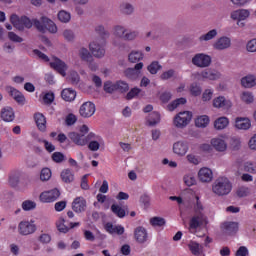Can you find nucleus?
Masks as SVG:
<instances>
[{
	"label": "nucleus",
	"mask_w": 256,
	"mask_h": 256,
	"mask_svg": "<svg viewBox=\"0 0 256 256\" xmlns=\"http://www.w3.org/2000/svg\"><path fill=\"white\" fill-rule=\"evenodd\" d=\"M200 77L208 81H217V79H221V73L214 69H205L200 73Z\"/></svg>",
	"instance_id": "obj_23"
},
{
	"label": "nucleus",
	"mask_w": 256,
	"mask_h": 256,
	"mask_svg": "<svg viewBox=\"0 0 256 256\" xmlns=\"http://www.w3.org/2000/svg\"><path fill=\"white\" fill-rule=\"evenodd\" d=\"M56 226L58 231H60V233H68L69 232V227H67L65 225V219L60 218L57 222H56Z\"/></svg>",
	"instance_id": "obj_58"
},
{
	"label": "nucleus",
	"mask_w": 256,
	"mask_h": 256,
	"mask_svg": "<svg viewBox=\"0 0 256 256\" xmlns=\"http://www.w3.org/2000/svg\"><path fill=\"white\" fill-rule=\"evenodd\" d=\"M67 81H69L71 85H79L81 77L79 76V73H77V71L72 70L68 73Z\"/></svg>",
	"instance_id": "obj_44"
},
{
	"label": "nucleus",
	"mask_w": 256,
	"mask_h": 256,
	"mask_svg": "<svg viewBox=\"0 0 256 256\" xmlns=\"http://www.w3.org/2000/svg\"><path fill=\"white\" fill-rule=\"evenodd\" d=\"M50 66L52 67V69H55V71H57L60 75H62V77H65L67 75V64H65V62H63L61 59L55 58L54 61L50 63Z\"/></svg>",
	"instance_id": "obj_19"
},
{
	"label": "nucleus",
	"mask_w": 256,
	"mask_h": 256,
	"mask_svg": "<svg viewBox=\"0 0 256 256\" xmlns=\"http://www.w3.org/2000/svg\"><path fill=\"white\" fill-rule=\"evenodd\" d=\"M188 249L190 250L192 255H195V256L203 255V245L199 244V242L190 241L188 243Z\"/></svg>",
	"instance_id": "obj_27"
},
{
	"label": "nucleus",
	"mask_w": 256,
	"mask_h": 256,
	"mask_svg": "<svg viewBox=\"0 0 256 256\" xmlns=\"http://www.w3.org/2000/svg\"><path fill=\"white\" fill-rule=\"evenodd\" d=\"M96 33L100 35L101 39H98V41H102V44L105 43V39H109V31L105 29V26L98 25L95 27Z\"/></svg>",
	"instance_id": "obj_40"
},
{
	"label": "nucleus",
	"mask_w": 256,
	"mask_h": 256,
	"mask_svg": "<svg viewBox=\"0 0 256 256\" xmlns=\"http://www.w3.org/2000/svg\"><path fill=\"white\" fill-rule=\"evenodd\" d=\"M189 91L193 97H199V95L203 93V89L201 88V85H199V83L197 82H194L190 85Z\"/></svg>",
	"instance_id": "obj_45"
},
{
	"label": "nucleus",
	"mask_w": 256,
	"mask_h": 256,
	"mask_svg": "<svg viewBox=\"0 0 256 256\" xmlns=\"http://www.w3.org/2000/svg\"><path fill=\"white\" fill-rule=\"evenodd\" d=\"M211 145L215 151L218 153H225L227 151V140H225V136H217L211 139Z\"/></svg>",
	"instance_id": "obj_11"
},
{
	"label": "nucleus",
	"mask_w": 256,
	"mask_h": 256,
	"mask_svg": "<svg viewBox=\"0 0 256 256\" xmlns=\"http://www.w3.org/2000/svg\"><path fill=\"white\" fill-rule=\"evenodd\" d=\"M193 211H194V214H198V215L200 213H204L203 211H205V206H203V202H201V199L199 198V196H195Z\"/></svg>",
	"instance_id": "obj_43"
},
{
	"label": "nucleus",
	"mask_w": 256,
	"mask_h": 256,
	"mask_svg": "<svg viewBox=\"0 0 256 256\" xmlns=\"http://www.w3.org/2000/svg\"><path fill=\"white\" fill-rule=\"evenodd\" d=\"M238 197H247L251 193V189L247 186H241L236 191Z\"/></svg>",
	"instance_id": "obj_60"
},
{
	"label": "nucleus",
	"mask_w": 256,
	"mask_h": 256,
	"mask_svg": "<svg viewBox=\"0 0 256 256\" xmlns=\"http://www.w3.org/2000/svg\"><path fill=\"white\" fill-rule=\"evenodd\" d=\"M192 118L193 114L190 111L180 112L174 117L173 125H175L177 129H185V126L191 123Z\"/></svg>",
	"instance_id": "obj_4"
},
{
	"label": "nucleus",
	"mask_w": 256,
	"mask_h": 256,
	"mask_svg": "<svg viewBox=\"0 0 256 256\" xmlns=\"http://www.w3.org/2000/svg\"><path fill=\"white\" fill-rule=\"evenodd\" d=\"M185 103H187V99L178 98V99L174 100L173 102H171L170 104H168L167 109H168V111H175V109H177L179 107V105H185Z\"/></svg>",
	"instance_id": "obj_47"
},
{
	"label": "nucleus",
	"mask_w": 256,
	"mask_h": 256,
	"mask_svg": "<svg viewBox=\"0 0 256 256\" xmlns=\"http://www.w3.org/2000/svg\"><path fill=\"white\" fill-rule=\"evenodd\" d=\"M217 35H218L217 29H212V30L208 31L207 33L199 36L198 41H200V43H206L207 41H213V39H215V37H217Z\"/></svg>",
	"instance_id": "obj_34"
},
{
	"label": "nucleus",
	"mask_w": 256,
	"mask_h": 256,
	"mask_svg": "<svg viewBox=\"0 0 256 256\" xmlns=\"http://www.w3.org/2000/svg\"><path fill=\"white\" fill-rule=\"evenodd\" d=\"M41 181H49L51 179V169L43 168L40 173Z\"/></svg>",
	"instance_id": "obj_61"
},
{
	"label": "nucleus",
	"mask_w": 256,
	"mask_h": 256,
	"mask_svg": "<svg viewBox=\"0 0 256 256\" xmlns=\"http://www.w3.org/2000/svg\"><path fill=\"white\" fill-rule=\"evenodd\" d=\"M232 189L233 185L231 184V181L225 177L216 179L212 184V192L218 197H225V195H229Z\"/></svg>",
	"instance_id": "obj_1"
},
{
	"label": "nucleus",
	"mask_w": 256,
	"mask_h": 256,
	"mask_svg": "<svg viewBox=\"0 0 256 256\" xmlns=\"http://www.w3.org/2000/svg\"><path fill=\"white\" fill-rule=\"evenodd\" d=\"M183 181L187 187H193V185H196L197 180L195 179V176L193 174H186L183 177Z\"/></svg>",
	"instance_id": "obj_54"
},
{
	"label": "nucleus",
	"mask_w": 256,
	"mask_h": 256,
	"mask_svg": "<svg viewBox=\"0 0 256 256\" xmlns=\"http://www.w3.org/2000/svg\"><path fill=\"white\" fill-rule=\"evenodd\" d=\"M127 33V28L123 25H116L113 28L114 37H118V39H125V35Z\"/></svg>",
	"instance_id": "obj_39"
},
{
	"label": "nucleus",
	"mask_w": 256,
	"mask_h": 256,
	"mask_svg": "<svg viewBox=\"0 0 256 256\" xmlns=\"http://www.w3.org/2000/svg\"><path fill=\"white\" fill-rule=\"evenodd\" d=\"M141 69H143V62L137 63L134 68L126 69L124 75L127 79H138L141 75Z\"/></svg>",
	"instance_id": "obj_18"
},
{
	"label": "nucleus",
	"mask_w": 256,
	"mask_h": 256,
	"mask_svg": "<svg viewBox=\"0 0 256 256\" xmlns=\"http://www.w3.org/2000/svg\"><path fill=\"white\" fill-rule=\"evenodd\" d=\"M120 11L123 15H133L135 13V5L129 2H123L120 5Z\"/></svg>",
	"instance_id": "obj_36"
},
{
	"label": "nucleus",
	"mask_w": 256,
	"mask_h": 256,
	"mask_svg": "<svg viewBox=\"0 0 256 256\" xmlns=\"http://www.w3.org/2000/svg\"><path fill=\"white\" fill-rule=\"evenodd\" d=\"M235 127L240 131H249L251 129V119L248 117H237L235 119Z\"/></svg>",
	"instance_id": "obj_22"
},
{
	"label": "nucleus",
	"mask_w": 256,
	"mask_h": 256,
	"mask_svg": "<svg viewBox=\"0 0 256 256\" xmlns=\"http://www.w3.org/2000/svg\"><path fill=\"white\" fill-rule=\"evenodd\" d=\"M37 207V203L32 200H26L22 202L23 211H33Z\"/></svg>",
	"instance_id": "obj_55"
},
{
	"label": "nucleus",
	"mask_w": 256,
	"mask_h": 256,
	"mask_svg": "<svg viewBox=\"0 0 256 256\" xmlns=\"http://www.w3.org/2000/svg\"><path fill=\"white\" fill-rule=\"evenodd\" d=\"M9 93L11 97H13V99L17 103H19V105H25V96L23 95V93H21L19 90L15 88H10Z\"/></svg>",
	"instance_id": "obj_31"
},
{
	"label": "nucleus",
	"mask_w": 256,
	"mask_h": 256,
	"mask_svg": "<svg viewBox=\"0 0 256 256\" xmlns=\"http://www.w3.org/2000/svg\"><path fill=\"white\" fill-rule=\"evenodd\" d=\"M87 139H88V149H90V151H99V148L101 147V145H105V141L103 140V137L90 132L87 135Z\"/></svg>",
	"instance_id": "obj_7"
},
{
	"label": "nucleus",
	"mask_w": 256,
	"mask_h": 256,
	"mask_svg": "<svg viewBox=\"0 0 256 256\" xmlns=\"http://www.w3.org/2000/svg\"><path fill=\"white\" fill-rule=\"evenodd\" d=\"M251 15V12L247 9H238V10H233L230 13V19L232 21H245L246 19H249V16Z\"/></svg>",
	"instance_id": "obj_17"
},
{
	"label": "nucleus",
	"mask_w": 256,
	"mask_h": 256,
	"mask_svg": "<svg viewBox=\"0 0 256 256\" xmlns=\"http://www.w3.org/2000/svg\"><path fill=\"white\" fill-rule=\"evenodd\" d=\"M213 107L216 109H231V107H233V103L224 96H218L213 100Z\"/></svg>",
	"instance_id": "obj_16"
},
{
	"label": "nucleus",
	"mask_w": 256,
	"mask_h": 256,
	"mask_svg": "<svg viewBox=\"0 0 256 256\" xmlns=\"http://www.w3.org/2000/svg\"><path fill=\"white\" fill-rule=\"evenodd\" d=\"M240 100L242 103H245V105H251L255 103V95L251 91H243L240 94Z\"/></svg>",
	"instance_id": "obj_30"
},
{
	"label": "nucleus",
	"mask_w": 256,
	"mask_h": 256,
	"mask_svg": "<svg viewBox=\"0 0 256 256\" xmlns=\"http://www.w3.org/2000/svg\"><path fill=\"white\" fill-rule=\"evenodd\" d=\"M58 20L61 23H69L71 21V13L61 10L58 12Z\"/></svg>",
	"instance_id": "obj_48"
},
{
	"label": "nucleus",
	"mask_w": 256,
	"mask_h": 256,
	"mask_svg": "<svg viewBox=\"0 0 256 256\" xmlns=\"http://www.w3.org/2000/svg\"><path fill=\"white\" fill-rule=\"evenodd\" d=\"M95 104L91 101L84 102L79 108V115L83 117V119H89V117H93L95 115Z\"/></svg>",
	"instance_id": "obj_8"
},
{
	"label": "nucleus",
	"mask_w": 256,
	"mask_h": 256,
	"mask_svg": "<svg viewBox=\"0 0 256 256\" xmlns=\"http://www.w3.org/2000/svg\"><path fill=\"white\" fill-rule=\"evenodd\" d=\"M246 50L249 53H256V38L250 40L246 44Z\"/></svg>",
	"instance_id": "obj_64"
},
{
	"label": "nucleus",
	"mask_w": 256,
	"mask_h": 256,
	"mask_svg": "<svg viewBox=\"0 0 256 256\" xmlns=\"http://www.w3.org/2000/svg\"><path fill=\"white\" fill-rule=\"evenodd\" d=\"M61 97L64 101L71 103V101H75L77 92L71 88H65L61 92Z\"/></svg>",
	"instance_id": "obj_28"
},
{
	"label": "nucleus",
	"mask_w": 256,
	"mask_h": 256,
	"mask_svg": "<svg viewBox=\"0 0 256 256\" xmlns=\"http://www.w3.org/2000/svg\"><path fill=\"white\" fill-rule=\"evenodd\" d=\"M42 22L44 23L45 28L49 33H57V25L54 24V22L47 18V17H42Z\"/></svg>",
	"instance_id": "obj_41"
},
{
	"label": "nucleus",
	"mask_w": 256,
	"mask_h": 256,
	"mask_svg": "<svg viewBox=\"0 0 256 256\" xmlns=\"http://www.w3.org/2000/svg\"><path fill=\"white\" fill-rule=\"evenodd\" d=\"M0 115L2 121H5L6 123H11L15 120V111L9 106L2 108Z\"/></svg>",
	"instance_id": "obj_26"
},
{
	"label": "nucleus",
	"mask_w": 256,
	"mask_h": 256,
	"mask_svg": "<svg viewBox=\"0 0 256 256\" xmlns=\"http://www.w3.org/2000/svg\"><path fill=\"white\" fill-rule=\"evenodd\" d=\"M161 69H163V66H161V64H159V61H153L147 67V70L149 71V73L151 75H157V73H159V71H161Z\"/></svg>",
	"instance_id": "obj_46"
},
{
	"label": "nucleus",
	"mask_w": 256,
	"mask_h": 256,
	"mask_svg": "<svg viewBox=\"0 0 256 256\" xmlns=\"http://www.w3.org/2000/svg\"><path fill=\"white\" fill-rule=\"evenodd\" d=\"M207 225H209V218L205 213L194 214L189 221V232L195 235L198 229H205Z\"/></svg>",
	"instance_id": "obj_2"
},
{
	"label": "nucleus",
	"mask_w": 256,
	"mask_h": 256,
	"mask_svg": "<svg viewBox=\"0 0 256 256\" xmlns=\"http://www.w3.org/2000/svg\"><path fill=\"white\" fill-rule=\"evenodd\" d=\"M72 209L75 213H85L87 210V200L79 196L72 202Z\"/></svg>",
	"instance_id": "obj_15"
},
{
	"label": "nucleus",
	"mask_w": 256,
	"mask_h": 256,
	"mask_svg": "<svg viewBox=\"0 0 256 256\" xmlns=\"http://www.w3.org/2000/svg\"><path fill=\"white\" fill-rule=\"evenodd\" d=\"M196 127H207L209 125V116H199L195 121Z\"/></svg>",
	"instance_id": "obj_50"
},
{
	"label": "nucleus",
	"mask_w": 256,
	"mask_h": 256,
	"mask_svg": "<svg viewBox=\"0 0 256 256\" xmlns=\"http://www.w3.org/2000/svg\"><path fill=\"white\" fill-rule=\"evenodd\" d=\"M147 229L143 226H138L134 229V238L137 243H147L148 239Z\"/></svg>",
	"instance_id": "obj_20"
},
{
	"label": "nucleus",
	"mask_w": 256,
	"mask_h": 256,
	"mask_svg": "<svg viewBox=\"0 0 256 256\" xmlns=\"http://www.w3.org/2000/svg\"><path fill=\"white\" fill-rule=\"evenodd\" d=\"M143 59V52L132 50L128 55V61L130 63H139Z\"/></svg>",
	"instance_id": "obj_38"
},
{
	"label": "nucleus",
	"mask_w": 256,
	"mask_h": 256,
	"mask_svg": "<svg viewBox=\"0 0 256 256\" xmlns=\"http://www.w3.org/2000/svg\"><path fill=\"white\" fill-rule=\"evenodd\" d=\"M116 90L120 93H127L129 91V84L125 81H117L116 82Z\"/></svg>",
	"instance_id": "obj_56"
},
{
	"label": "nucleus",
	"mask_w": 256,
	"mask_h": 256,
	"mask_svg": "<svg viewBox=\"0 0 256 256\" xmlns=\"http://www.w3.org/2000/svg\"><path fill=\"white\" fill-rule=\"evenodd\" d=\"M242 87L246 89H251V87H255L256 85V76L255 75H248L241 79Z\"/></svg>",
	"instance_id": "obj_33"
},
{
	"label": "nucleus",
	"mask_w": 256,
	"mask_h": 256,
	"mask_svg": "<svg viewBox=\"0 0 256 256\" xmlns=\"http://www.w3.org/2000/svg\"><path fill=\"white\" fill-rule=\"evenodd\" d=\"M10 21L12 23V25H14V27L16 29H18V31H23V29H31V27H33V21H31V19H29V17L27 16H22L21 18L19 16H17V14H13L10 17Z\"/></svg>",
	"instance_id": "obj_3"
},
{
	"label": "nucleus",
	"mask_w": 256,
	"mask_h": 256,
	"mask_svg": "<svg viewBox=\"0 0 256 256\" xmlns=\"http://www.w3.org/2000/svg\"><path fill=\"white\" fill-rule=\"evenodd\" d=\"M61 197V192L57 188L42 192L40 194V201L42 203H53L54 201H57Z\"/></svg>",
	"instance_id": "obj_9"
},
{
	"label": "nucleus",
	"mask_w": 256,
	"mask_h": 256,
	"mask_svg": "<svg viewBox=\"0 0 256 256\" xmlns=\"http://www.w3.org/2000/svg\"><path fill=\"white\" fill-rule=\"evenodd\" d=\"M68 137L73 143H75V145H79L80 147H85V145L89 143V139H87V136H85V134L71 132L69 133Z\"/></svg>",
	"instance_id": "obj_14"
},
{
	"label": "nucleus",
	"mask_w": 256,
	"mask_h": 256,
	"mask_svg": "<svg viewBox=\"0 0 256 256\" xmlns=\"http://www.w3.org/2000/svg\"><path fill=\"white\" fill-rule=\"evenodd\" d=\"M189 151V144L186 141H178L173 144V153L178 157H185Z\"/></svg>",
	"instance_id": "obj_13"
},
{
	"label": "nucleus",
	"mask_w": 256,
	"mask_h": 256,
	"mask_svg": "<svg viewBox=\"0 0 256 256\" xmlns=\"http://www.w3.org/2000/svg\"><path fill=\"white\" fill-rule=\"evenodd\" d=\"M147 123L150 127H155L158 123H161V115L158 112H152L147 117Z\"/></svg>",
	"instance_id": "obj_35"
},
{
	"label": "nucleus",
	"mask_w": 256,
	"mask_h": 256,
	"mask_svg": "<svg viewBox=\"0 0 256 256\" xmlns=\"http://www.w3.org/2000/svg\"><path fill=\"white\" fill-rule=\"evenodd\" d=\"M221 230L226 235H235L239 231V223L237 222H224L221 224Z\"/></svg>",
	"instance_id": "obj_21"
},
{
	"label": "nucleus",
	"mask_w": 256,
	"mask_h": 256,
	"mask_svg": "<svg viewBox=\"0 0 256 256\" xmlns=\"http://www.w3.org/2000/svg\"><path fill=\"white\" fill-rule=\"evenodd\" d=\"M139 37V31L137 30H126L124 41H135Z\"/></svg>",
	"instance_id": "obj_52"
},
{
	"label": "nucleus",
	"mask_w": 256,
	"mask_h": 256,
	"mask_svg": "<svg viewBox=\"0 0 256 256\" xmlns=\"http://www.w3.org/2000/svg\"><path fill=\"white\" fill-rule=\"evenodd\" d=\"M198 179L202 183H211L213 181V171L207 167L201 168L198 172Z\"/></svg>",
	"instance_id": "obj_24"
},
{
	"label": "nucleus",
	"mask_w": 256,
	"mask_h": 256,
	"mask_svg": "<svg viewBox=\"0 0 256 256\" xmlns=\"http://www.w3.org/2000/svg\"><path fill=\"white\" fill-rule=\"evenodd\" d=\"M62 35L64 39L69 43H72V41H75V33H73L72 30H64Z\"/></svg>",
	"instance_id": "obj_63"
},
{
	"label": "nucleus",
	"mask_w": 256,
	"mask_h": 256,
	"mask_svg": "<svg viewBox=\"0 0 256 256\" xmlns=\"http://www.w3.org/2000/svg\"><path fill=\"white\" fill-rule=\"evenodd\" d=\"M215 51H227L231 47V39L228 36H221L212 44Z\"/></svg>",
	"instance_id": "obj_10"
},
{
	"label": "nucleus",
	"mask_w": 256,
	"mask_h": 256,
	"mask_svg": "<svg viewBox=\"0 0 256 256\" xmlns=\"http://www.w3.org/2000/svg\"><path fill=\"white\" fill-rule=\"evenodd\" d=\"M229 125V119L227 117H220L214 122V127L218 131L225 129Z\"/></svg>",
	"instance_id": "obj_42"
},
{
	"label": "nucleus",
	"mask_w": 256,
	"mask_h": 256,
	"mask_svg": "<svg viewBox=\"0 0 256 256\" xmlns=\"http://www.w3.org/2000/svg\"><path fill=\"white\" fill-rule=\"evenodd\" d=\"M150 223L153 227H163V225H165V219L161 217H154L150 219Z\"/></svg>",
	"instance_id": "obj_62"
},
{
	"label": "nucleus",
	"mask_w": 256,
	"mask_h": 256,
	"mask_svg": "<svg viewBox=\"0 0 256 256\" xmlns=\"http://www.w3.org/2000/svg\"><path fill=\"white\" fill-rule=\"evenodd\" d=\"M215 93V90L213 88H208L205 89L204 92L202 93V101H211L213 99V94Z\"/></svg>",
	"instance_id": "obj_57"
},
{
	"label": "nucleus",
	"mask_w": 256,
	"mask_h": 256,
	"mask_svg": "<svg viewBox=\"0 0 256 256\" xmlns=\"http://www.w3.org/2000/svg\"><path fill=\"white\" fill-rule=\"evenodd\" d=\"M111 211L112 213H114V215H117V217H119L120 219H123V217H125L126 215L125 209L121 208V206L117 204H113L111 206Z\"/></svg>",
	"instance_id": "obj_49"
},
{
	"label": "nucleus",
	"mask_w": 256,
	"mask_h": 256,
	"mask_svg": "<svg viewBox=\"0 0 256 256\" xmlns=\"http://www.w3.org/2000/svg\"><path fill=\"white\" fill-rule=\"evenodd\" d=\"M34 119L39 131H45L47 129V120L42 113H36Z\"/></svg>",
	"instance_id": "obj_29"
},
{
	"label": "nucleus",
	"mask_w": 256,
	"mask_h": 256,
	"mask_svg": "<svg viewBox=\"0 0 256 256\" xmlns=\"http://www.w3.org/2000/svg\"><path fill=\"white\" fill-rule=\"evenodd\" d=\"M78 57H80L81 61H86L89 63L91 59H93V55H91V52H89V49L85 47H80L78 49Z\"/></svg>",
	"instance_id": "obj_37"
},
{
	"label": "nucleus",
	"mask_w": 256,
	"mask_h": 256,
	"mask_svg": "<svg viewBox=\"0 0 256 256\" xmlns=\"http://www.w3.org/2000/svg\"><path fill=\"white\" fill-rule=\"evenodd\" d=\"M104 228L110 235H123V233H125V227L121 225H113L111 222L106 223Z\"/></svg>",
	"instance_id": "obj_25"
},
{
	"label": "nucleus",
	"mask_w": 256,
	"mask_h": 256,
	"mask_svg": "<svg viewBox=\"0 0 256 256\" xmlns=\"http://www.w3.org/2000/svg\"><path fill=\"white\" fill-rule=\"evenodd\" d=\"M244 171H246V173L256 175V162L248 161L244 163Z\"/></svg>",
	"instance_id": "obj_53"
},
{
	"label": "nucleus",
	"mask_w": 256,
	"mask_h": 256,
	"mask_svg": "<svg viewBox=\"0 0 256 256\" xmlns=\"http://www.w3.org/2000/svg\"><path fill=\"white\" fill-rule=\"evenodd\" d=\"M89 49L94 57L103 59L105 57V43L102 40H94L89 44Z\"/></svg>",
	"instance_id": "obj_6"
},
{
	"label": "nucleus",
	"mask_w": 256,
	"mask_h": 256,
	"mask_svg": "<svg viewBox=\"0 0 256 256\" xmlns=\"http://www.w3.org/2000/svg\"><path fill=\"white\" fill-rule=\"evenodd\" d=\"M37 231V226L29 221H22L18 225L20 235H33Z\"/></svg>",
	"instance_id": "obj_12"
},
{
	"label": "nucleus",
	"mask_w": 256,
	"mask_h": 256,
	"mask_svg": "<svg viewBox=\"0 0 256 256\" xmlns=\"http://www.w3.org/2000/svg\"><path fill=\"white\" fill-rule=\"evenodd\" d=\"M211 56L205 53H197L192 58V64L200 69H205L211 65Z\"/></svg>",
	"instance_id": "obj_5"
},
{
	"label": "nucleus",
	"mask_w": 256,
	"mask_h": 256,
	"mask_svg": "<svg viewBox=\"0 0 256 256\" xmlns=\"http://www.w3.org/2000/svg\"><path fill=\"white\" fill-rule=\"evenodd\" d=\"M105 93H115L117 91V82L106 81L104 83Z\"/></svg>",
	"instance_id": "obj_51"
},
{
	"label": "nucleus",
	"mask_w": 256,
	"mask_h": 256,
	"mask_svg": "<svg viewBox=\"0 0 256 256\" xmlns=\"http://www.w3.org/2000/svg\"><path fill=\"white\" fill-rule=\"evenodd\" d=\"M60 177L64 183H73V181H75V174L73 173V170L69 168L64 169L61 172Z\"/></svg>",
	"instance_id": "obj_32"
},
{
	"label": "nucleus",
	"mask_w": 256,
	"mask_h": 256,
	"mask_svg": "<svg viewBox=\"0 0 256 256\" xmlns=\"http://www.w3.org/2000/svg\"><path fill=\"white\" fill-rule=\"evenodd\" d=\"M173 77H175V70H173V69H169L167 71H164L160 75V79L162 81H169V79H173Z\"/></svg>",
	"instance_id": "obj_59"
}]
</instances>
